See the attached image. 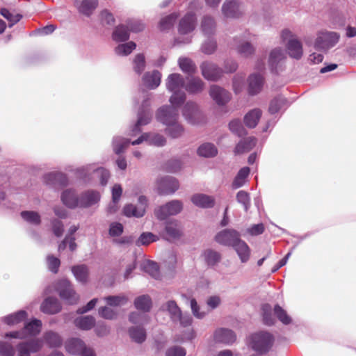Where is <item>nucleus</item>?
<instances>
[{
  "mask_svg": "<svg viewBox=\"0 0 356 356\" xmlns=\"http://www.w3.org/2000/svg\"><path fill=\"white\" fill-rule=\"evenodd\" d=\"M230 131L238 137H243L247 135V131L243 127L239 120H233L229 123Z\"/></svg>",
  "mask_w": 356,
  "mask_h": 356,
  "instance_id": "47",
  "label": "nucleus"
},
{
  "mask_svg": "<svg viewBox=\"0 0 356 356\" xmlns=\"http://www.w3.org/2000/svg\"><path fill=\"white\" fill-rule=\"evenodd\" d=\"M85 348V343L79 339H71L65 346L66 350L71 354H81Z\"/></svg>",
  "mask_w": 356,
  "mask_h": 356,
  "instance_id": "29",
  "label": "nucleus"
},
{
  "mask_svg": "<svg viewBox=\"0 0 356 356\" xmlns=\"http://www.w3.org/2000/svg\"><path fill=\"white\" fill-rule=\"evenodd\" d=\"M262 115V112L259 108H254L250 111L245 116H244V123L246 127L248 128L252 129L254 128Z\"/></svg>",
  "mask_w": 356,
  "mask_h": 356,
  "instance_id": "25",
  "label": "nucleus"
},
{
  "mask_svg": "<svg viewBox=\"0 0 356 356\" xmlns=\"http://www.w3.org/2000/svg\"><path fill=\"white\" fill-rule=\"evenodd\" d=\"M42 327V321L38 319H33L31 322L26 323L24 326L25 330L31 335H36L40 332Z\"/></svg>",
  "mask_w": 356,
  "mask_h": 356,
  "instance_id": "53",
  "label": "nucleus"
},
{
  "mask_svg": "<svg viewBox=\"0 0 356 356\" xmlns=\"http://www.w3.org/2000/svg\"><path fill=\"white\" fill-rule=\"evenodd\" d=\"M46 343L50 347H58L62 344V339L58 334L50 331L44 334V336Z\"/></svg>",
  "mask_w": 356,
  "mask_h": 356,
  "instance_id": "43",
  "label": "nucleus"
},
{
  "mask_svg": "<svg viewBox=\"0 0 356 356\" xmlns=\"http://www.w3.org/2000/svg\"><path fill=\"white\" fill-rule=\"evenodd\" d=\"M124 214L127 217L140 218L145 214L144 206H134L133 204H127L123 209Z\"/></svg>",
  "mask_w": 356,
  "mask_h": 356,
  "instance_id": "33",
  "label": "nucleus"
},
{
  "mask_svg": "<svg viewBox=\"0 0 356 356\" xmlns=\"http://www.w3.org/2000/svg\"><path fill=\"white\" fill-rule=\"evenodd\" d=\"M179 65L181 70L188 74H193L195 72L196 67L191 59L181 58L179 60Z\"/></svg>",
  "mask_w": 356,
  "mask_h": 356,
  "instance_id": "52",
  "label": "nucleus"
},
{
  "mask_svg": "<svg viewBox=\"0 0 356 356\" xmlns=\"http://www.w3.org/2000/svg\"><path fill=\"white\" fill-rule=\"evenodd\" d=\"M197 154L203 157H213L218 154V150L213 144L207 143L199 147Z\"/></svg>",
  "mask_w": 356,
  "mask_h": 356,
  "instance_id": "34",
  "label": "nucleus"
},
{
  "mask_svg": "<svg viewBox=\"0 0 356 356\" xmlns=\"http://www.w3.org/2000/svg\"><path fill=\"white\" fill-rule=\"evenodd\" d=\"M98 3V0H82L78 10L83 15L90 16L97 8Z\"/></svg>",
  "mask_w": 356,
  "mask_h": 356,
  "instance_id": "27",
  "label": "nucleus"
},
{
  "mask_svg": "<svg viewBox=\"0 0 356 356\" xmlns=\"http://www.w3.org/2000/svg\"><path fill=\"white\" fill-rule=\"evenodd\" d=\"M1 14L4 18H6L8 20L10 27L13 26L18 22H19L22 17V15L12 13L7 8H4L1 9Z\"/></svg>",
  "mask_w": 356,
  "mask_h": 356,
  "instance_id": "45",
  "label": "nucleus"
},
{
  "mask_svg": "<svg viewBox=\"0 0 356 356\" xmlns=\"http://www.w3.org/2000/svg\"><path fill=\"white\" fill-rule=\"evenodd\" d=\"M48 180L54 181L56 183H58L61 186H65L68 183V179L67 176L61 172L57 173H50L45 177Z\"/></svg>",
  "mask_w": 356,
  "mask_h": 356,
  "instance_id": "55",
  "label": "nucleus"
},
{
  "mask_svg": "<svg viewBox=\"0 0 356 356\" xmlns=\"http://www.w3.org/2000/svg\"><path fill=\"white\" fill-rule=\"evenodd\" d=\"M183 115L185 119L191 124H198L202 120V115L196 104L194 102H187L183 108Z\"/></svg>",
  "mask_w": 356,
  "mask_h": 356,
  "instance_id": "11",
  "label": "nucleus"
},
{
  "mask_svg": "<svg viewBox=\"0 0 356 356\" xmlns=\"http://www.w3.org/2000/svg\"><path fill=\"white\" fill-rule=\"evenodd\" d=\"M286 99L282 96H278L271 100L268 108V111L271 114L277 113L282 107L286 104Z\"/></svg>",
  "mask_w": 356,
  "mask_h": 356,
  "instance_id": "44",
  "label": "nucleus"
},
{
  "mask_svg": "<svg viewBox=\"0 0 356 356\" xmlns=\"http://www.w3.org/2000/svg\"><path fill=\"white\" fill-rule=\"evenodd\" d=\"M98 312L99 315L105 319L111 320L115 318L117 316V312L114 309L106 306L99 307Z\"/></svg>",
  "mask_w": 356,
  "mask_h": 356,
  "instance_id": "61",
  "label": "nucleus"
},
{
  "mask_svg": "<svg viewBox=\"0 0 356 356\" xmlns=\"http://www.w3.org/2000/svg\"><path fill=\"white\" fill-rule=\"evenodd\" d=\"M238 255L241 262L245 263L248 261L250 256V249L248 244L241 238L236 241L232 246Z\"/></svg>",
  "mask_w": 356,
  "mask_h": 356,
  "instance_id": "21",
  "label": "nucleus"
},
{
  "mask_svg": "<svg viewBox=\"0 0 356 356\" xmlns=\"http://www.w3.org/2000/svg\"><path fill=\"white\" fill-rule=\"evenodd\" d=\"M161 79V74L156 70L145 73L143 78L145 85L150 89L157 88L160 85Z\"/></svg>",
  "mask_w": 356,
  "mask_h": 356,
  "instance_id": "24",
  "label": "nucleus"
},
{
  "mask_svg": "<svg viewBox=\"0 0 356 356\" xmlns=\"http://www.w3.org/2000/svg\"><path fill=\"white\" fill-rule=\"evenodd\" d=\"M216 22L210 16H204L201 22V30L204 35L210 36L213 35L216 31Z\"/></svg>",
  "mask_w": 356,
  "mask_h": 356,
  "instance_id": "30",
  "label": "nucleus"
},
{
  "mask_svg": "<svg viewBox=\"0 0 356 356\" xmlns=\"http://www.w3.org/2000/svg\"><path fill=\"white\" fill-rule=\"evenodd\" d=\"M165 233L168 240L179 239L183 234L180 222L177 220L166 222Z\"/></svg>",
  "mask_w": 356,
  "mask_h": 356,
  "instance_id": "13",
  "label": "nucleus"
},
{
  "mask_svg": "<svg viewBox=\"0 0 356 356\" xmlns=\"http://www.w3.org/2000/svg\"><path fill=\"white\" fill-rule=\"evenodd\" d=\"M129 335L135 342L141 343L146 339V332L143 327H131L129 330Z\"/></svg>",
  "mask_w": 356,
  "mask_h": 356,
  "instance_id": "40",
  "label": "nucleus"
},
{
  "mask_svg": "<svg viewBox=\"0 0 356 356\" xmlns=\"http://www.w3.org/2000/svg\"><path fill=\"white\" fill-rule=\"evenodd\" d=\"M203 257L209 266H214L221 259V255L218 252L210 249L204 252Z\"/></svg>",
  "mask_w": 356,
  "mask_h": 356,
  "instance_id": "39",
  "label": "nucleus"
},
{
  "mask_svg": "<svg viewBox=\"0 0 356 356\" xmlns=\"http://www.w3.org/2000/svg\"><path fill=\"white\" fill-rule=\"evenodd\" d=\"M152 305V299L148 295H142L137 297L134 300L135 307L143 312L150 310Z\"/></svg>",
  "mask_w": 356,
  "mask_h": 356,
  "instance_id": "26",
  "label": "nucleus"
},
{
  "mask_svg": "<svg viewBox=\"0 0 356 356\" xmlns=\"http://www.w3.org/2000/svg\"><path fill=\"white\" fill-rule=\"evenodd\" d=\"M178 17L177 13H172L162 18L159 22L160 29L162 31L170 29Z\"/></svg>",
  "mask_w": 356,
  "mask_h": 356,
  "instance_id": "48",
  "label": "nucleus"
},
{
  "mask_svg": "<svg viewBox=\"0 0 356 356\" xmlns=\"http://www.w3.org/2000/svg\"><path fill=\"white\" fill-rule=\"evenodd\" d=\"M93 175L95 177L97 178L99 180L100 184L102 186L106 185L108 180L110 177V173L108 170L102 168L95 170L93 172Z\"/></svg>",
  "mask_w": 356,
  "mask_h": 356,
  "instance_id": "58",
  "label": "nucleus"
},
{
  "mask_svg": "<svg viewBox=\"0 0 356 356\" xmlns=\"http://www.w3.org/2000/svg\"><path fill=\"white\" fill-rule=\"evenodd\" d=\"M274 313L277 318L284 325H289L291 322V318L287 314L286 312L279 305H276L274 307Z\"/></svg>",
  "mask_w": 356,
  "mask_h": 356,
  "instance_id": "54",
  "label": "nucleus"
},
{
  "mask_svg": "<svg viewBox=\"0 0 356 356\" xmlns=\"http://www.w3.org/2000/svg\"><path fill=\"white\" fill-rule=\"evenodd\" d=\"M183 209L181 202L179 200H172L165 205L159 207L155 210L154 213L156 218L159 220H165L170 216H173L179 213Z\"/></svg>",
  "mask_w": 356,
  "mask_h": 356,
  "instance_id": "7",
  "label": "nucleus"
},
{
  "mask_svg": "<svg viewBox=\"0 0 356 356\" xmlns=\"http://www.w3.org/2000/svg\"><path fill=\"white\" fill-rule=\"evenodd\" d=\"M201 69L203 76L207 80L216 81L222 74V70L211 63H203L201 65Z\"/></svg>",
  "mask_w": 356,
  "mask_h": 356,
  "instance_id": "12",
  "label": "nucleus"
},
{
  "mask_svg": "<svg viewBox=\"0 0 356 356\" xmlns=\"http://www.w3.org/2000/svg\"><path fill=\"white\" fill-rule=\"evenodd\" d=\"M104 300L106 302V303L112 307H118L121 305H125L128 298L124 295L120 296H108L104 298Z\"/></svg>",
  "mask_w": 356,
  "mask_h": 356,
  "instance_id": "42",
  "label": "nucleus"
},
{
  "mask_svg": "<svg viewBox=\"0 0 356 356\" xmlns=\"http://www.w3.org/2000/svg\"><path fill=\"white\" fill-rule=\"evenodd\" d=\"M237 52L244 58H248L254 54V48L248 42L240 44L236 47Z\"/></svg>",
  "mask_w": 356,
  "mask_h": 356,
  "instance_id": "49",
  "label": "nucleus"
},
{
  "mask_svg": "<svg viewBox=\"0 0 356 356\" xmlns=\"http://www.w3.org/2000/svg\"><path fill=\"white\" fill-rule=\"evenodd\" d=\"M75 325L79 329L88 330L95 325V319L92 316H86L77 318L74 320Z\"/></svg>",
  "mask_w": 356,
  "mask_h": 356,
  "instance_id": "31",
  "label": "nucleus"
},
{
  "mask_svg": "<svg viewBox=\"0 0 356 356\" xmlns=\"http://www.w3.org/2000/svg\"><path fill=\"white\" fill-rule=\"evenodd\" d=\"M264 78L260 74H253L248 78V92L251 95L258 94L262 89Z\"/></svg>",
  "mask_w": 356,
  "mask_h": 356,
  "instance_id": "19",
  "label": "nucleus"
},
{
  "mask_svg": "<svg viewBox=\"0 0 356 356\" xmlns=\"http://www.w3.org/2000/svg\"><path fill=\"white\" fill-rule=\"evenodd\" d=\"M177 106V105H172L160 108L156 113L157 120L166 126L174 125L177 122L179 115Z\"/></svg>",
  "mask_w": 356,
  "mask_h": 356,
  "instance_id": "6",
  "label": "nucleus"
},
{
  "mask_svg": "<svg viewBox=\"0 0 356 356\" xmlns=\"http://www.w3.org/2000/svg\"><path fill=\"white\" fill-rule=\"evenodd\" d=\"M240 238V234L234 229H225L218 232L214 239L218 243L225 246H233Z\"/></svg>",
  "mask_w": 356,
  "mask_h": 356,
  "instance_id": "9",
  "label": "nucleus"
},
{
  "mask_svg": "<svg viewBox=\"0 0 356 356\" xmlns=\"http://www.w3.org/2000/svg\"><path fill=\"white\" fill-rule=\"evenodd\" d=\"M191 201L195 205L202 208H211L215 202L213 197L204 194L193 195Z\"/></svg>",
  "mask_w": 356,
  "mask_h": 356,
  "instance_id": "22",
  "label": "nucleus"
},
{
  "mask_svg": "<svg viewBox=\"0 0 356 356\" xmlns=\"http://www.w3.org/2000/svg\"><path fill=\"white\" fill-rule=\"evenodd\" d=\"M291 37H292V34L289 30L285 29L282 31V38L283 40L289 39L286 45L289 55L293 58L300 59L303 53L302 44L297 39L291 38Z\"/></svg>",
  "mask_w": 356,
  "mask_h": 356,
  "instance_id": "8",
  "label": "nucleus"
},
{
  "mask_svg": "<svg viewBox=\"0 0 356 356\" xmlns=\"http://www.w3.org/2000/svg\"><path fill=\"white\" fill-rule=\"evenodd\" d=\"M56 290L58 292L60 297L70 305L76 304L79 300V296L72 288V284L67 280H59L56 284Z\"/></svg>",
  "mask_w": 356,
  "mask_h": 356,
  "instance_id": "5",
  "label": "nucleus"
},
{
  "mask_svg": "<svg viewBox=\"0 0 356 356\" xmlns=\"http://www.w3.org/2000/svg\"><path fill=\"white\" fill-rule=\"evenodd\" d=\"M250 174V168L248 167L242 168L235 177L232 182V188H238L244 185L246 179Z\"/></svg>",
  "mask_w": 356,
  "mask_h": 356,
  "instance_id": "32",
  "label": "nucleus"
},
{
  "mask_svg": "<svg viewBox=\"0 0 356 356\" xmlns=\"http://www.w3.org/2000/svg\"><path fill=\"white\" fill-rule=\"evenodd\" d=\"M136 44L134 42H129L124 44H119L115 48V52L117 54L120 56H127L131 53L135 49Z\"/></svg>",
  "mask_w": 356,
  "mask_h": 356,
  "instance_id": "51",
  "label": "nucleus"
},
{
  "mask_svg": "<svg viewBox=\"0 0 356 356\" xmlns=\"http://www.w3.org/2000/svg\"><path fill=\"white\" fill-rule=\"evenodd\" d=\"M166 131L173 138L181 136L184 133L183 127L176 122L174 125L167 126Z\"/></svg>",
  "mask_w": 356,
  "mask_h": 356,
  "instance_id": "57",
  "label": "nucleus"
},
{
  "mask_svg": "<svg viewBox=\"0 0 356 356\" xmlns=\"http://www.w3.org/2000/svg\"><path fill=\"white\" fill-rule=\"evenodd\" d=\"M27 317V313L20 310L15 314L7 316L4 318V322L8 325H15L24 321Z\"/></svg>",
  "mask_w": 356,
  "mask_h": 356,
  "instance_id": "38",
  "label": "nucleus"
},
{
  "mask_svg": "<svg viewBox=\"0 0 356 356\" xmlns=\"http://www.w3.org/2000/svg\"><path fill=\"white\" fill-rule=\"evenodd\" d=\"M204 88V83L200 78L191 77L188 79L185 86L187 92L192 94L199 93Z\"/></svg>",
  "mask_w": 356,
  "mask_h": 356,
  "instance_id": "28",
  "label": "nucleus"
},
{
  "mask_svg": "<svg viewBox=\"0 0 356 356\" xmlns=\"http://www.w3.org/2000/svg\"><path fill=\"white\" fill-rule=\"evenodd\" d=\"M21 216L24 220L31 224L40 225L41 222L40 216L36 211H24L21 213Z\"/></svg>",
  "mask_w": 356,
  "mask_h": 356,
  "instance_id": "50",
  "label": "nucleus"
},
{
  "mask_svg": "<svg viewBox=\"0 0 356 356\" xmlns=\"http://www.w3.org/2000/svg\"><path fill=\"white\" fill-rule=\"evenodd\" d=\"M100 198L98 192L94 191H86L78 197L74 191L65 190L61 195L62 202L69 208L88 207L97 203Z\"/></svg>",
  "mask_w": 356,
  "mask_h": 356,
  "instance_id": "1",
  "label": "nucleus"
},
{
  "mask_svg": "<svg viewBox=\"0 0 356 356\" xmlns=\"http://www.w3.org/2000/svg\"><path fill=\"white\" fill-rule=\"evenodd\" d=\"M263 320L266 325H271L274 323V319L271 314V306L269 304L262 305Z\"/></svg>",
  "mask_w": 356,
  "mask_h": 356,
  "instance_id": "59",
  "label": "nucleus"
},
{
  "mask_svg": "<svg viewBox=\"0 0 356 356\" xmlns=\"http://www.w3.org/2000/svg\"><path fill=\"white\" fill-rule=\"evenodd\" d=\"M129 140L127 139H115L113 142V149L115 153L117 154H121L129 146Z\"/></svg>",
  "mask_w": 356,
  "mask_h": 356,
  "instance_id": "62",
  "label": "nucleus"
},
{
  "mask_svg": "<svg viewBox=\"0 0 356 356\" xmlns=\"http://www.w3.org/2000/svg\"><path fill=\"white\" fill-rule=\"evenodd\" d=\"M184 86V80L179 74H172L167 79L166 87L168 90L173 92L170 98L172 105L180 106L186 99V95L184 92H179V90Z\"/></svg>",
  "mask_w": 356,
  "mask_h": 356,
  "instance_id": "2",
  "label": "nucleus"
},
{
  "mask_svg": "<svg viewBox=\"0 0 356 356\" xmlns=\"http://www.w3.org/2000/svg\"><path fill=\"white\" fill-rule=\"evenodd\" d=\"M42 341L39 339H31L18 344L17 349L26 350L29 354L38 352L42 347Z\"/></svg>",
  "mask_w": 356,
  "mask_h": 356,
  "instance_id": "23",
  "label": "nucleus"
},
{
  "mask_svg": "<svg viewBox=\"0 0 356 356\" xmlns=\"http://www.w3.org/2000/svg\"><path fill=\"white\" fill-rule=\"evenodd\" d=\"M256 138L252 136L245 138L236 145L234 152L236 155L248 152L256 145Z\"/></svg>",
  "mask_w": 356,
  "mask_h": 356,
  "instance_id": "20",
  "label": "nucleus"
},
{
  "mask_svg": "<svg viewBox=\"0 0 356 356\" xmlns=\"http://www.w3.org/2000/svg\"><path fill=\"white\" fill-rule=\"evenodd\" d=\"M72 271L78 281L83 283L88 281V269L86 265L74 266L72 268Z\"/></svg>",
  "mask_w": 356,
  "mask_h": 356,
  "instance_id": "36",
  "label": "nucleus"
},
{
  "mask_svg": "<svg viewBox=\"0 0 356 356\" xmlns=\"http://www.w3.org/2000/svg\"><path fill=\"white\" fill-rule=\"evenodd\" d=\"M213 338L216 342L229 344L235 341L236 335L231 330L220 328L216 330Z\"/></svg>",
  "mask_w": 356,
  "mask_h": 356,
  "instance_id": "18",
  "label": "nucleus"
},
{
  "mask_svg": "<svg viewBox=\"0 0 356 356\" xmlns=\"http://www.w3.org/2000/svg\"><path fill=\"white\" fill-rule=\"evenodd\" d=\"M142 268L153 278L156 280L160 278V271L157 263L147 261L143 264Z\"/></svg>",
  "mask_w": 356,
  "mask_h": 356,
  "instance_id": "37",
  "label": "nucleus"
},
{
  "mask_svg": "<svg viewBox=\"0 0 356 356\" xmlns=\"http://www.w3.org/2000/svg\"><path fill=\"white\" fill-rule=\"evenodd\" d=\"M48 268L54 273H57L60 265V259L53 255L47 257Z\"/></svg>",
  "mask_w": 356,
  "mask_h": 356,
  "instance_id": "60",
  "label": "nucleus"
},
{
  "mask_svg": "<svg viewBox=\"0 0 356 356\" xmlns=\"http://www.w3.org/2000/svg\"><path fill=\"white\" fill-rule=\"evenodd\" d=\"M236 199L239 203L244 206L245 210L248 211L250 205L249 194L244 191H240L236 195Z\"/></svg>",
  "mask_w": 356,
  "mask_h": 356,
  "instance_id": "63",
  "label": "nucleus"
},
{
  "mask_svg": "<svg viewBox=\"0 0 356 356\" xmlns=\"http://www.w3.org/2000/svg\"><path fill=\"white\" fill-rule=\"evenodd\" d=\"M209 93L218 105H224L231 99V95L228 91L216 85L211 86Z\"/></svg>",
  "mask_w": 356,
  "mask_h": 356,
  "instance_id": "14",
  "label": "nucleus"
},
{
  "mask_svg": "<svg viewBox=\"0 0 356 356\" xmlns=\"http://www.w3.org/2000/svg\"><path fill=\"white\" fill-rule=\"evenodd\" d=\"M196 26V17L194 13H187L179 22L178 31L181 34H187L193 31Z\"/></svg>",
  "mask_w": 356,
  "mask_h": 356,
  "instance_id": "15",
  "label": "nucleus"
},
{
  "mask_svg": "<svg viewBox=\"0 0 356 356\" xmlns=\"http://www.w3.org/2000/svg\"><path fill=\"white\" fill-rule=\"evenodd\" d=\"M273 343V336L267 332L254 333L251 337L252 349L261 354L268 352Z\"/></svg>",
  "mask_w": 356,
  "mask_h": 356,
  "instance_id": "3",
  "label": "nucleus"
},
{
  "mask_svg": "<svg viewBox=\"0 0 356 356\" xmlns=\"http://www.w3.org/2000/svg\"><path fill=\"white\" fill-rule=\"evenodd\" d=\"M339 40V35L336 32L324 31L318 33L314 42V47L320 51H326L333 47Z\"/></svg>",
  "mask_w": 356,
  "mask_h": 356,
  "instance_id": "4",
  "label": "nucleus"
},
{
  "mask_svg": "<svg viewBox=\"0 0 356 356\" xmlns=\"http://www.w3.org/2000/svg\"><path fill=\"white\" fill-rule=\"evenodd\" d=\"M134 65V71L137 74H140L144 71L145 67V60L143 54H138L135 56Z\"/></svg>",
  "mask_w": 356,
  "mask_h": 356,
  "instance_id": "56",
  "label": "nucleus"
},
{
  "mask_svg": "<svg viewBox=\"0 0 356 356\" xmlns=\"http://www.w3.org/2000/svg\"><path fill=\"white\" fill-rule=\"evenodd\" d=\"M284 58V54L280 49H273L269 56V65L273 72L276 71L277 65Z\"/></svg>",
  "mask_w": 356,
  "mask_h": 356,
  "instance_id": "41",
  "label": "nucleus"
},
{
  "mask_svg": "<svg viewBox=\"0 0 356 356\" xmlns=\"http://www.w3.org/2000/svg\"><path fill=\"white\" fill-rule=\"evenodd\" d=\"M222 12L226 17L235 18L241 15L239 4L236 0H226L222 7Z\"/></svg>",
  "mask_w": 356,
  "mask_h": 356,
  "instance_id": "17",
  "label": "nucleus"
},
{
  "mask_svg": "<svg viewBox=\"0 0 356 356\" xmlns=\"http://www.w3.org/2000/svg\"><path fill=\"white\" fill-rule=\"evenodd\" d=\"M179 187L178 181L172 177H165L157 181V192L161 195L174 193Z\"/></svg>",
  "mask_w": 356,
  "mask_h": 356,
  "instance_id": "10",
  "label": "nucleus"
},
{
  "mask_svg": "<svg viewBox=\"0 0 356 356\" xmlns=\"http://www.w3.org/2000/svg\"><path fill=\"white\" fill-rule=\"evenodd\" d=\"M163 307H165V309L170 314L171 319L173 321H177V318L178 316H180L181 311L176 302L174 300L168 301Z\"/></svg>",
  "mask_w": 356,
  "mask_h": 356,
  "instance_id": "46",
  "label": "nucleus"
},
{
  "mask_svg": "<svg viewBox=\"0 0 356 356\" xmlns=\"http://www.w3.org/2000/svg\"><path fill=\"white\" fill-rule=\"evenodd\" d=\"M113 39L116 42H124L129 38L128 27L124 25H119L115 27L113 33Z\"/></svg>",
  "mask_w": 356,
  "mask_h": 356,
  "instance_id": "35",
  "label": "nucleus"
},
{
  "mask_svg": "<svg viewBox=\"0 0 356 356\" xmlns=\"http://www.w3.org/2000/svg\"><path fill=\"white\" fill-rule=\"evenodd\" d=\"M156 240V236L150 232H144L143 233L138 240L137 243L140 245H148L152 242H154Z\"/></svg>",
  "mask_w": 356,
  "mask_h": 356,
  "instance_id": "64",
  "label": "nucleus"
},
{
  "mask_svg": "<svg viewBox=\"0 0 356 356\" xmlns=\"http://www.w3.org/2000/svg\"><path fill=\"white\" fill-rule=\"evenodd\" d=\"M40 310L44 314H55L60 312L61 305L57 298L49 297L42 302Z\"/></svg>",
  "mask_w": 356,
  "mask_h": 356,
  "instance_id": "16",
  "label": "nucleus"
}]
</instances>
